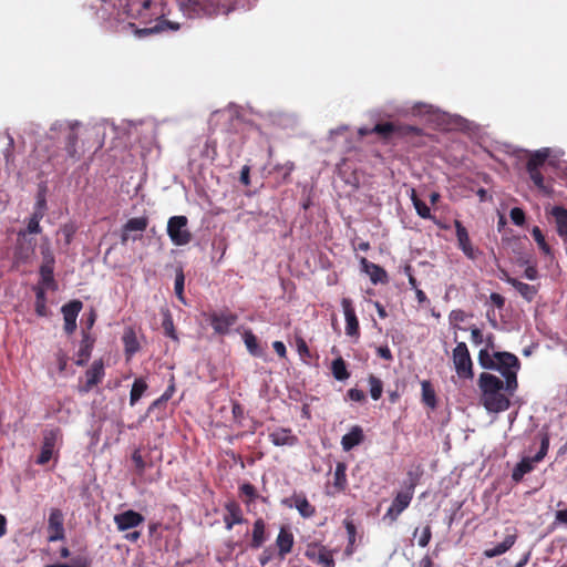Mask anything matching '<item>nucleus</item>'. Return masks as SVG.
<instances>
[{"mask_svg":"<svg viewBox=\"0 0 567 567\" xmlns=\"http://www.w3.org/2000/svg\"><path fill=\"white\" fill-rule=\"evenodd\" d=\"M166 408V402L161 396L151 403L147 409V413H155L156 411L163 412Z\"/></svg>","mask_w":567,"mask_h":567,"instance_id":"052dcab7","label":"nucleus"},{"mask_svg":"<svg viewBox=\"0 0 567 567\" xmlns=\"http://www.w3.org/2000/svg\"><path fill=\"white\" fill-rule=\"evenodd\" d=\"M344 527L348 534V543L355 545L357 528L351 520H344Z\"/></svg>","mask_w":567,"mask_h":567,"instance_id":"6e6d98bb","label":"nucleus"},{"mask_svg":"<svg viewBox=\"0 0 567 567\" xmlns=\"http://www.w3.org/2000/svg\"><path fill=\"white\" fill-rule=\"evenodd\" d=\"M515 256L512 257L513 260H515V262L523 267L525 265H527V267L525 268V271H524V277L527 278L528 280H535L538 278V270L536 268L535 265H530L529 264V260L527 258H525L523 256V250H513Z\"/></svg>","mask_w":567,"mask_h":567,"instance_id":"7c9ffc66","label":"nucleus"},{"mask_svg":"<svg viewBox=\"0 0 567 567\" xmlns=\"http://www.w3.org/2000/svg\"><path fill=\"white\" fill-rule=\"evenodd\" d=\"M362 270L370 277L373 285L388 282L386 271L373 262L368 261L365 258L361 259Z\"/></svg>","mask_w":567,"mask_h":567,"instance_id":"bb28decb","label":"nucleus"},{"mask_svg":"<svg viewBox=\"0 0 567 567\" xmlns=\"http://www.w3.org/2000/svg\"><path fill=\"white\" fill-rule=\"evenodd\" d=\"M295 544L293 534L287 528L282 526L276 538V546L278 547V556L282 560L286 556L291 553Z\"/></svg>","mask_w":567,"mask_h":567,"instance_id":"4be33fe9","label":"nucleus"},{"mask_svg":"<svg viewBox=\"0 0 567 567\" xmlns=\"http://www.w3.org/2000/svg\"><path fill=\"white\" fill-rule=\"evenodd\" d=\"M296 347H297L298 353L301 357H310V351H309L308 344L303 338H301V337L296 338Z\"/></svg>","mask_w":567,"mask_h":567,"instance_id":"bf43d9fd","label":"nucleus"},{"mask_svg":"<svg viewBox=\"0 0 567 567\" xmlns=\"http://www.w3.org/2000/svg\"><path fill=\"white\" fill-rule=\"evenodd\" d=\"M68 567H91V560L86 556L79 555L71 559Z\"/></svg>","mask_w":567,"mask_h":567,"instance_id":"864d4df0","label":"nucleus"},{"mask_svg":"<svg viewBox=\"0 0 567 567\" xmlns=\"http://www.w3.org/2000/svg\"><path fill=\"white\" fill-rule=\"evenodd\" d=\"M109 128L112 130L113 126L104 120L85 126L76 121L56 122L50 128V137L53 138L54 133L60 132L64 157L76 161L86 151L102 148Z\"/></svg>","mask_w":567,"mask_h":567,"instance_id":"f03ea898","label":"nucleus"},{"mask_svg":"<svg viewBox=\"0 0 567 567\" xmlns=\"http://www.w3.org/2000/svg\"><path fill=\"white\" fill-rule=\"evenodd\" d=\"M55 358H56V363H58L59 371L60 372L65 371L66 365H68V361H69L68 354L63 350H59L55 353Z\"/></svg>","mask_w":567,"mask_h":567,"instance_id":"4d7b16f0","label":"nucleus"},{"mask_svg":"<svg viewBox=\"0 0 567 567\" xmlns=\"http://www.w3.org/2000/svg\"><path fill=\"white\" fill-rule=\"evenodd\" d=\"M471 338L473 343L481 344L483 342V333L477 327L471 328Z\"/></svg>","mask_w":567,"mask_h":567,"instance_id":"338daca9","label":"nucleus"},{"mask_svg":"<svg viewBox=\"0 0 567 567\" xmlns=\"http://www.w3.org/2000/svg\"><path fill=\"white\" fill-rule=\"evenodd\" d=\"M47 210V200L43 193H39L37 197V203L34 206V210L32 213L31 218L35 220H41L45 214Z\"/></svg>","mask_w":567,"mask_h":567,"instance_id":"c03bdc74","label":"nucleus"},{"mask_svg":"<svg viewBox=\"0 0 567 567\" xmlns=\"http://www.w3.org/2000/svg\"><path fill=\"white\" fill-rule=\"evenodd\" d=\"M62 433L60 429L45 430L43 432V442L41 452L38 456L37 463L40 465L47 464L53 456L54 447Z\"/></svg>","mask_w":567,"mask_h":567,"instance_id":"9b49d317","label":"nucleus"},{"mask_svg":"<svg viewBox=\"0 0 567 567\" xmlns=\"http://www.w3.org/2000/svg\"><path fill=\"white\" fill-rule=\"evenodd\" d=\"M123 343H124V348H125V353L128 355L134 354L140 349V344L136 339V336H135L134 331H132V330L124 333Z\"/></svg>","mask_w":567,"mask_h":567,"instance_id":"a19ab883","label":"nucleus"},{"mask_svg":"<svg viewBox=\"0 0 567 567\" xmlns=\"http://www.w3.org/2000/svg\"><path fill=\"white\" fill-rule=\"evenodd\" d=\"M529 178L538 188H544V177L536 167H527Z\"/></svg>","mask_w":567,"mask_h":567,"instance_id":"8fccbe9b","label":"nucleus"},{"mask_svg":"<svg viewBox=\"0 0 567 567\" xmlns=\"http://www.w3.org/2000/svg\"><path fill=\"white\" fill-rule=\"evenodd\" d=\"M516 539H517V535L515 532L512 534H508V535H506L505 539L502 543L497 544L493 548L485 549L483 554L487 558H493V557L503 555L504 553H506L514 546V544L516 543Z\"/></svg>","mask_w":567,"mask_h":567,"instance_id":"c85d7f7f","label":"nucleus"},{"mask_svg":"<svg viewBox=\"0 0 567 567\" xmlns=\"http://www.w3.org/2000/svg\"><path fill=\"white\" fill-rule=\"evenodd\" d=\"M83 308L81 300H71L61 308L64 319V331L66 334H72L76 330V318Z\"/></svg>","mask_w":567,"mask_h":567,"instance_id":"4468645a","label":"nucleus"},{"mask_svg":"<svg viewBox=\"0 0 567 567\" xmlns=\"http://www.w3.org/2000/svg\"><path fill=\"white\" fill-rule=\"evenodd\" d=\"M396 131V127L392 123L377 124L371 128V132L377 133L383 137L391 136Z\"/></svg>","mask_w":567,"mask_h":567,"instance_id":"a18cd8bd","label":"nucleus"},{"mask_svg":"<svg viewBox=\"0 0 567 567\" xmlns=\"http://www.w3.org/2000/svg\"><path fill=\"white\" fill-rule=\"evenodd\" d=\"M348 396L354 402H363L365 400V394L360 389H350L348 391Z\"/></svg>","mask_w":567,"mask_h":567,"instance_id":"e2e57ef3","label":"nucleus"},{"mask_svg":"<svg viewBox=\"0 0 567 567\" xmlns=\"http://www.w3.org/2000/svg\"><path fill=\"white\" fill-rule=\"evenodd\" d=\"M48 289H44L43 287H34L35 292V312L40 317H44L48 313L47 308V298H45V291Z\"/></svg>","mask_w":567,"mask_h":567,"instance_id":"f704fd0d","label":"nucleus"},{"mask_svg":"<svg viewBox=\"0 0 567 567\" xmlns=\"http://www.w3.org/2000/svg\"><path fill=\"white\" fill-rule=\"evenodd\" d=\"M555 522L567 526V508L556 512Z\"/></svg>","mask_w":567,"mask_h":567,"instance_id":"774afa93","label":"nucleus"},{"mask_svg":"<svg viewBox=\"0 0 567 567\" xmlns=\"http://www.w3.org/2000/svg\"><path fill=\"white\" fill-rule=\"evenodd\" d=\"M239 492H240L241 496H245L244 503L246 505L251 504L259 497V494H258L256 487L250 483H244L243 485H240Z\"/></svg>","mask_w":567,"mask_h":567,"instance_id":"79ce46f5","label":"nucleus"},{"mask_svg":"<svg viewBox=\"0 0 567 567\" xmlns=\"http://www.w3.org/2000/svg\"><path fill=\"white\" fill-rule=\"evenodd\" d=\"M188 220L185 216H173L167 223V234L176 246H184L189 243L190 234L187 228Z\"/></svg>","mask_w":567,"mask_h":567,"instance_id":"0eeeda50","label":"nucleus"},{"mask_svg":"<svg viewBox=\"0 0 567 567\" xmlns=\"http://www.w3.org/2000/svg\"><path fill=\"white\" fill-rule=\"evenodd\" d=\"M478 386L482 391V403L492 413L506 411L511 406L508 396L502 393L505 382L494 374L483 372L478 378Z\"/></svg>","mask_w":567,"mask_h":567,"instance_id":"20e7f679","label":"nucleus"},{"mask_svg":"<svg viewBox=\"0 0 567 567\" xmlns=\"http://www.w3.org/2000/svg\"><path fill=\"white\" fill-rule=\"evenodd\" d=\"M411 200H412L413 206L420 217H422L424 219L432 218L430 207L424 202H422L420 198H417L414 189L411 190Z\"/></svg>","mask_w":567,"mask_h":567,"instance_id":"58836bf2","label":"nucleus"},{"mask_svg":"<svg viewBox=\"0 0 567 567\" xmlns=\"http://www.w3.org/2000/svg\"><path fill=\"white\" fill-rule=\"evenodd\" d=\"M104 364L102 360H96L92 363L91 368L85 372V383L79 388L81 393L90 392L104 378Z\"/></svg>","mask_w":567,"mask_h":567,"instance_id":"6ab92c4d","label":"nucleus"},{"mask_svg":"<svg viewBox=\"0 0 567 567\" xmlns=\"http://www.w3.org/2000/svg\"><path fill=\"white\" fill-rule=\"evenodd\" d=\"M132 461L138 474H143L146 470V462L144 461L140 450H135L132 454Z\"/></svg>","mask_w":567,"mask_h":567,"instance_id":"de8ad7c7","label":"nucleus"},{"mask_svg":"<svg viewBox=\"0 0 567 567\" xmlns=\"http://www.w3.org/2000/svg\"><path fill=\"white\" fill-rule=\"evenodd\" d=\"M269 440L276 446H293L298 443V437L287 427H279L269 433Z\"/></svg>","mask_w":567,"mask_h":567,"instance_id":"a878e982","label":"nucleus"},{"mask_svg":"<svg viewBox=\"0 0 567 567\" xmlns=\"http://www.w3.org/2000/svg\"><path fill=\"white\" fill-rule=\"evenodd\" d=\"M509 217L512 221L517 226H523L525 223V213L519 207H514L509 212Z\"/></svg>","mask_w":567,"mask_h":567,"instance_id":"09e8293b","label":"nucleus"},{"mask_svg":"<svg viewBox=\"0 0 567 567\" xmlns=\"http://www.w3.org/2000/svg\"><path fill=\"white\" fill-rule=\"evenodd\" d=\"M449 319L451 324L456 327L460 322H463L466 319V313L461 309L452 310Z\"/></svg>","mask_w":567,"mask_h":567,"instance_id":"5fc2aeb1","label":"nucleus"},{"mask_svg":"<svg viewBox=\"0 0 567 567\" xmlns=\"http://www.w3.org/2000/svg\"><path fill=\"white\" fill-rule=\"evenodd\" d=\"M478 363L484 369L499 371L505 379V391L513 395L518 388L517 372L520 368V362L515 354L511 352L489 353L487 349H481Z\"/></svg>","mask_w":567,"mask_h":567,"instance_id":"7ed1b4c3","label":"nucleus"},{"mask_svg":"<svg viewBox=\"0 0 567 567\" xmlns=\"http://www.w3.org/2000/svg\"><path fill=\"white\" fill-rule=\"evenodd\" d=\"M238 317L231 312H213L209 315V322L218 334H226L229 328L237 322Z\"/></svg>","mask_w":567,"mask_h":567,"instance_id":"a211bd4d","label":"nucleus"},{"mask_svg":"<svg viewBox=\"0 0 567 567\" xmlns=\"http://www.w3.org/2000/svg\"><path fill=\"white\" fill-rule=\"evenodd\" d=\"M225 514L223 522L227 530H231L235 525L244 524L247 519L244 517L241 506L235 499H229L224 504Z\"/></svg>","mask_w":567,"mask_h":567,"instance_id":"ddd939ff","label":"nucleus"},{"mask_svg":"<svg viewBox=\"0 0 567 567\" xmlns=\"http://www.w3.org/2000/svg\"><path fill=\"white\" fill-rule=\"evenodd\" d=\"M452 360L458 378L471 380L474 377L473 361L465 342H457L452 352Z\"/></svg>","mask_w":567,"mask_h":567,"instance_id":"423d86ee","label":"nucleus"},{"mask_svg":"<svg viewBox=\"0 0 567 567\" xmlns=\"http://www.w3.org/2000/svg\"><path fill=\"white\" fill-rule=\"evenodd\" d=\"M101 1L110 4L114 10H116L118 18L122 16L127 18L140 17L142 16V12L150 7V0ZM169 3H173L175 10L184 18L196 19L202 17L227 14L235 8L237 0H165L164 7H167ZM172 14V9H168L167 12H165V8H163L161 18L153 25L137 29L135 34L138 38H143L148 34L162 32L166 29L178 30L182 25L179 21L165 19L166 16Z\"/></svg>","mask_w":567,"mask_h":567,"instance_id":"f257e3e1","label":"nucleus"},{"mask_svg":"<svg viewBox=\"0 0 567 567\" xmlns=\"http://www.w3.org/2000/svg\"><path fill=\"white\" fill-rule=\"evenodd\" d=\"M148 225V219L144 216L131 218L123 227V245H127L128 239L135 240L141 237Z\"/></svg>","mask_w":567,"mask_h":567,"instance_id":"dca6fc26","label":"nucleus"},{"mask_svg":"<svg viewBox=\"0 0 567 567\" xmlns=\"http://www.w3.org/2000/svg\"><path fill=\"white\" fill-rule=\"evenodd\" d=\"M539 439H540V447L537 454L533 457H524L520 462L516 464V466L513 470L512 478L515 482H519L523 480V477L530 473L534 470V463H538L544 460L546 456L548 449H549V441L550 435L548 432V427L544 426L539 432Z\"/></svg>","mask_w":567,"mask_h":567,"instance_id":"39448f33","label":"nucleus"},{"mask_svg":"<svg viewBox=\"0 0 567 567\" xmlns=\"http://www.w3.org/2000/svg\"><path fill=\"white\" fill-rule=\"evenodd\" d=\"M64 538V515L60 508H52L48 519V542L54 543Z\"/></svg>","mask_w":567,"mask_h":567,"instance_id":"9d476101","label":"nucleus"},{"mask_svg":"<svg viewBox=\"0 0 567 567\" xmlns=\"http://www.w3.org/2000/svg\"><path fill=\"white\" fill-rule=\"evenodd\" d=\"M147 389L148 385L143 378L135 379L130 393V405L134 406Z\"/></svg>","mask_w":567,"mask_h":567,"instance_id":"473e14b6","label":"nucleus"},{"mask_svg":"<svg viewBox=\"0 0 567 567\" xmlns=\"http://www.w3.org/2000/svg\"><path fill=\"white\" fill-rule=\"evenodd\" d=\"M413 489L414 484H411L409 491L398 493L394 499L392 501L391 506L386 511L383 519L388 518L391 522H395L401 515V513L409 507L413 497Z\"/></svg>","mask_w":567,"mask_h":567,"instance_id":"f8f14e48","label":"nucleus"},{"mask_svg":"<svg viewBox=\"0 0 567 567\" xmlns=\"http://www.w3.org/2000/svg\"><path fill=\"white\" fill-rule=\"evenodd\" d=\"M175 293L176 297L182 301L185 302L184 297V284H185V275L184 269L182 265H177L175 268Z\"/></svg>","mask_w":567,"mask_h":567,"instance_id":"4c0bfd02","label":"nucleus"},{"mask_svg":"<svg viewBox=\"0 0 567 567\" xmlns=\"http://www.w3.org/2000/svg\"><path fill=\"white\" fill-rule=\"evenodd\" d=\"M331 373L338 381H344L349 379L350 373L347 369V363L342 357H338L331 363Z\"/></svg>","mask_w":567,"mask_h":567,"instance_id":"72a5a7b5","label":"nucleus"},{"mask_svg":"<svg viewBox=\"0 0 567 567\" xmlns=\"http://www.w3.org/2000/svg\"><path fill=\"white\" fill-rule=\"evenodd\" d=\"M549 221L555 226L557 234L567 239V210L563 207L555 206L550 209Z\"/></svg>","mask_w":567,"mask_h":567,"instance_id":"b1692460","label":"nucleus"},{"mask_svg":"<svg viewBox=\"0 0 567 567\" xmlns=\"http://www.w3.org/2000/svg\"><path fill=\"white\" fill-rule=\"evenodd\" d=\"M455 227L457 240L460 243L461 248H466L470 243L466 228L460 221H455Z\"/></svg>","mask_w":567,"mask_h":567,"instance_id":"49530a36","label":"nucleus"},{"mask_svg":"<svg viewBox=\"0 0 567 567\" xmlns=\"http://www.w3.org/2000/svg\"><path fill=\"white\" fill-rule=\"evenodd\" d=\"M377 353L380 358L391 361L393 359L392 352L388 346H382L377 349Z\"/></svg>","mask_w":567,"mask_h":567,"instance_id":"69168bd1","label":"nucleus"},{"mask_svg":"<svg viewBox=\"0 0 567 567\" xmlns=\"http://www.w3.org/2000/svg\"><path fill=\"white\" fill-rule=\"evenodd\" d=\"M533 238L538 244L539 248H548L545 243V237L538 227H534L532 230Z\"/></svg>","mask_w":567,"mask_h":567,"instance_id":"680f3d73","label":"nucleus"},{"mask_svg":"<svg viewBox=\"0 0 567 567\" xmlns=\"http://www.w3.org/2000/svg\"><path fill=\"white\" fill-rule=\"evenodd\" d=\"M549 155L550 148L547 147L534 152L527 162V167H536L537 169H539V167L549 157Z\"/></svg>","mask_w":567,"mask_h":567,"instance_id":"e433bc0d","label":"nucleus"},{"mask_svg":"<svg viewBox=\"0 0 567 567\" xmlns=\"http://www.w3.org/2000/svg\"><path fill=\"white\" fill-rule=\"evenodd\" d=\"M95 339L91 336L90 332L83 330L82 331V340L80 343V349L76 353V360L75 364L79 367H83L89 361L93 347H94Z\"/></svg>","mask_w":567,"mask_h":567,"instance_id":"5701e85b","label":"nucleus"},{"mask_svg":"<svg viewBox=\"0 0 567 567\" xmlns=\"http://www.w3.org/2000/svg\"><path fill=\"white\" fill-rule=\"evenodd\" d=\"M272 559V551L270 548H265L262 553L259 555V563L264 567Z\"/></svg>","mask_w":567,"mask_h":567,"instance_id":"0e129e2a","label":"nucleus"},{"mask_svg":"<svg viewBox=\"0 0 567 567\" xmlns=\"http://www.w3.org/2000/svg\"><path fill=\"white\" fill-rule=\"evenodd\" d=\"M406 115L419 116L429 122H435L441 120V111L431 104L426 103H414L411 107L404 110Z\"/></svg>","mask_w":567,"mask_h":567,"instance_id":"aec40b11","label":"nucleus"},{"mask_svg":"<svg viewBox=\"0 0 567 567\" xmlns=\"http://www.w3.org/2000/svg\"><path fill=\"white\" fill-rule=\"evenodd\" d=\"M54 257L50 250L43 251L42 264L40 267V284L38 287H43L44 289H49L55 291L58 289V284L54 280Z\"/></svg>","mask_w":567,"mask_h":567,"instance_id":"1a4fd4ad","label":"nucleus"},{"mask_svg":"<svg viewBox=\"0 0 567 567\" xmlns=\"http://www.w3.org/2000/svg\"><path fill=\"white\" fill-rule=\"evenodd\" d=\"M364 440L363 430L359 425H354L351 430L344 434L341 439V445L343 451L349 452L354 446L361 444Z\"/></svg>","mask_w":567,"mask_h":567,"instance_id":"cd10ccee","label":"nucleus"},{"mask_svg":"<svg viewBox=\"0 0 567 567\" xmlns=\"http://www.w3.org/2000/svg\"><path fill=\"white\" fill-rule=\"evenodd\" d=\"M370 385V395L373 400H379L382 396L383 383L375 375L371 374L368 379Z\"/></svg>","mask_w":567,"mask_h":567,"instance_id":"37998d69","label":"nucleus"},{"mask_svg":"<svg viewBox=\"0 0 567 567\" xmlns=\"http://www.w3.org/2000/svg\"><path fill=\"white\" fill-rule=\"evenodd\" d=\"M39 224H40L39 220L30 218L29 223H28V226H27V230L23 231V233H20V235L23 238H25L27 235L38 234L40 231V225Z\"/></svg>","mask_w":567,"mask_h":567,"instance_id":"13d9d810","label":"nucleus"},{"mask_svg":"<svg viewBox=\"0 0 567 567\" xmlns=\"http://www.w3.org/2000/svg\"><path fill=\"white\" fill-rule=\"evenodd\" d=\"M333 488L337 493L344 492L348 487L347 480V464L343 462H338L333 473Z\"/></svg>","mask_w":567,"mask_h":567,"instance_id":"c756f323","label":"nucleus"},{"mask_svg":"<svg viewBox=\"0 0 567 567\" xmlns=\"http://www.w3.org/2000/svg\"><path fill=\"white\" fill-rule=\"evenodd\" d=\"M166 336L176 339V336L174 333V323L171 313L167 311L164 316L163 323H162Z\"/></svg>","mask_w":567,"mask_h":567,"instance_id":"603ef678","label":"nucleus"},{"mask_svg":"<svg viewBox=\"0 0 567 567\" xmlns=\"http://www.w3.org/2000/svg\"><path fill=\"white\" fill-rule=\"evenodd\" d=\"M267 539L268 533L266 522L262 517H259L252 524L251 540L249 543V547L252 549H258L262 547Z\"/></svg>","mask_w":567,"mask_h":567,"instance_id":"393cba45","label":"nucleus"},{"mask_svg":"<svg viewBox=\"0 0 567 567\" xmlns=\"http://www.w3.org/2000/svg\"><path fill=\"white\" fill-rule=\"evenodd\" d=\"M511 286H513L526 301H532L538 292V286L528 285L518 279L511 280Z\"/></svg>","mask_w":567,"mask_h":567,"instance_id":"2f4dec72","label":"nucleus"},{"mask_svg":"<svg viewBox=\"0 0 567 567\" xmlns=\"http://www.w3.org/2000/svg\"><path fill=\"white\" fill-rule=\"evenodd\" d=\"M286 507H295L303 518H310L316 514V507L309 503L302 493H293L290 497L282 499Z\"/></svg>","mask_w":567,"mask_h":567,"instance_id":"2eb2a0df","label":"nucleus"},{"mask_svg":"<svg viewBox=\"0 0 567 567\" xmlns=\"http://www.w3.org/2000/svg\"><path fill=\"white\" fill-rule=\"evenodd\" d=\"M305 556L312 563L322 567H334L336 563L332 556V551L324 545L312 542L306 547Z\"/></svg>","mask_w":567,"mask_h":567,"instance_id":"6e6552de","label":"nucleus"},{"mask_svg":"<svg viewBox=\"0 0 567 567\" xmlns=\"http://www.w3.org/2000/svg\"><path fill=\"white\" fill-rule=\"evenodd\" d=\"M144 516L133 509H127L114 516V523L121 532L135 528L144 523Z\"/></svg>","mask_w":567,"mask_h":567,"instance_id":"412c9836","label":"nucleus"},{"mask_svg":"<svg viewBox=\"0 0 567 567\" xmlns=\"http://www.w3.org/2000/svg\"><path fill=\"white\" fill-rule=\"evenodd\" d=\"M341 306L346 318V333L349 337H354L358 339L360 336V327L352 300L349 298H343L341 300Z\"/></svg>","mask_w":567,"mask_h":567,"instance_id":"f3484780","label":"nucleus"},{"mask_svg":"<svg viewBox=\"0 0 567 567\" xmlns=\"http://www.w3.org/2000/svg\"><path fill=\"white\" fill-rule=\"evenodd\" d=\"M244 341L247 350L254 357H262V350L259 347L257 337L251 331H246L244 333Z\"/></svg>","mask_w":567,"mask_h":567,"instance_id":"c9c22d12","label":"nucleus"},{"mask_svg":"<svg viewBox=\"0 0 567 567\" xmlns=\"http://www.w3.org/2000/svg\"><path fill=\"white\" fill-rule=\"evenodd\" d=\"M431 538H432L431 525L426 524L423 527L421 535L419 537V540H417L419 546L426 547L429 545V543L431 542Z\"/></svg>","mask_w":567,"mask_h":567,"instance_id":"3c124183","label":"nucleus"},{"mask_svg":"<svg viewBox=\"0 0 567 567\" xmlns=\"http://www.w3.org/2000/svg\"><path fill=\"white\" fill-rule=\"evenodd\" d=\"M421 385H422V400H423L424 404L430 408H435L436 395H435L434 389L432 388V384L430 383V381L425 380L422 382Z\"/></svg>","mask_w":567,"mask_h":567,"instance_id":"ea45409f","label":"nucleus"}]
</instances>
